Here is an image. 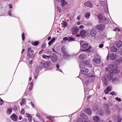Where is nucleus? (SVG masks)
Segmentation results:
<instances>
[{
  "label": "nucleus",
  "instance_id": "obj_52",
  "mask_svg": "<svg viewBox=\"0 0 122 122\" xmlns=\"http://www.w3.org/2000/svg\"><path fill=\"white\" fill-rule=\"evenodd\" d=\"M110 94H111L112 95H116L117 94V93L116 92H113L110 93Z\"/></svg>",
  "mask_w": 122,
  "mask_h": 122
},
{
  "label": "nucleus",
  "instance_id": "obj_53",
  "mask_svg": "<svg viewBox=\"0 0 122 122\" xmlns=\"http://www.w3.org/2000/svg\"><path fill=\"white\" fill-rule=\"evenodd\" d=\"M117 118L118 119L117 122H121L122 120V119L121 118H119V117H117Z\"/></svg>",
  "mask_w": 122,
  "mask_h": 122
},
{
  "label": "nucleus",
  "instance_id": "obj_1",
  "mask_svg": "<svg viewBox=\"0 0 122 122\" xmlns=\"http://www.w3.org/2000/svg\"><path fill=\"white\" fill-rule=\"evenodd\" d=\"M117 66L116 64H111L108 66V68L109 69L110 73L108 74L107 77L109 80H111L113 77V74L118 73L119 71L117 70Z\"/></svg>",
  "mask_w": 122,
  "mask_h": 122
},
{
  "label": "nucleus",
  "instance_id": "obj_27",
  "mask_svg": "<svg viewBox=\"0 0 122 122\" xmlns=\"http://www.w3.org/2000/svg\"><path fill=\"white\" fill-rule=\"evenodd\" d=\"M25 99L24 98L22 99V100L20 102V104L21 106H23L25 104Z\"/></svg>",
  "mask_w": 122,
  "mask_h": 122
},
{
  "label": "nucleus",
  "instance_id": "obj_63",
  "mask_svg": "<svg viewBox=\"0 0 122 122\" xmlns=\"http://www.w3.org/2000/svg\"><path fill=\"white\" fill-rule=\"evenodd\" d=\"M8 14L10 16H11V11H8Z\"/></svg>",
  "mask_w": 122,
  "mask_h": 122
},
{
  "label": "nucleus",
  "instance_id": "obj_4",
  "mask_svg": "<svg viewBox=\"0 0 122 122\" xmlns=\"http://www.w3.org/2000/svg\"><path fill=\"white\" fill-rule=\"evenodd\" d=\"M88 79L91 82L93 81L95 79L94 74H88Z\"/></svg>",
  "mask_w": 122,
  "mask_h": 122
},
{
  "label": "nucleus",
  "instance_id": "obj_32",
  "mask_svg": "<svg viewBox=\"0 0 122 122\" xmlns=\"http://www.w3.org/2000/svg\"><path fill=\"white\" fill-rule=\"evenodd\" d=\"M85 57V55L83 54L80 55L79 56V59L81 60L84 59Z\"/></svg>",
  "mask_w": 122,
  "mask_h": 122
},
{
  "label": "nucleus",
  "instance_id": "obj_17",
  "mask_svg": "<svg viewBox=\"0 0 122 122\" xmlns=\"http://www.w3.org/2000/svg\"><path fill=\"white\" fill-rule=\"evenodd\" d=\"M51 64V62L49 61H48L45 62L43 66L44 67H47L50 66Z\"/></svg>",
  "mask_w": 122,
  "mask_h": 122
},
{
  "label": "nucleus",
  "instance_id": "obj_28",
  "mask_svg": "<svg viewBox=\"0 0 122 122\" xmlns=\"http://www.w3.org/2000/svg\"><path fill=\"white\" fill-rule=\"evenodd\" d=\"M110 112L108 109H107L105 112V115H109L110 114Z\"/></svg>",
  "mask_w": 122,
  "mask_h": 122
},
{
  "label": "nucleus",
  "instance_id": "obj_48",
  "mask_svg": "<svg viewBox=\"0 0 122 122\" xmlns=\"http://www.w3.org/2000/svg\"><path fill=\"white\" fill-rule=\"evenodd\" d=\"M56 67L57 69H58L57 70L58 71H61V70L60 69H59V64H57L56 65Z\"/></svg>",
  "mask_w": 122,
  "mask_h": 122
},
{
  "label": "nucleus",
  "instance_id": "obj_14",
  "mask_svg": "<svg viewBox=\"0 0 122 122\" xmlns=\"http://www.w3.org/2000/svg\"><path fill=\"white\" fill-rule=\"evenodd\" d=\"M81 46L83 48H86L88 46V44L86 43H81Z\"/></svg>",
  "mask_w": 122,
  "mask_h": 122
},
{
  "label": "nucleus",
  "instance_id": "obj_61",
  "mask_svg": "<svg viewBox=\"0 0 122 122\" xmlns=\"http://www.w3.org/2000/svg\"><path fill=\"white\" fill-rule=\"evenodd\" d=\"M46 45L45 44H43L42 46V48H45Z\"/></svg>",
  "mask_w": 122,
  "mask_h": 122
},
{
  "label": "nucleus",
  "instance_id": "obj_37",
  "mask_svg": "<svg viewBox=\"0 0 122 122\" xmlns=\"http://www.w3.org/2000/svg\"><path fill=\"white\" fill-rule=\"evenodd\" d=\"M91 82V81H90L88 79H87L85 81V84L86 85H87Z\"/></svg>",
  "mask_w": 122,
  "mask_h": 122
},
{
  "label": "nucleus",
  "instance_id": "obj_40",
  "mask_svg": "<svg viewBox=\"0 0 122 122\" xmlns=\"http://www.w3.org/2000/svg\"><path fill=\"white\" fill-rule=\"evenodd\" d=\"M117 61L119 62H122V57H121L118 59L117 60Z\"/></svg>",
  "mask_w": 122,
  "mask_h": 122
},
{
  "label": "nucleus",
  "instance_id": "obj_45",
  "mask_svg": "<svg viewBox=\"0 0 122 122\" xmlns=\"http://www.w3.org/2000/svg\"><path fill=\"white\" fill-rule=\"evenodd\" d=\"M86 25H87L91 26L92 25V24L91 22H89L86 23Z\"/></svg>",
  "mask_w": 122,
  "mask_h": 122
},
{
  "label": "nucleus",
  "instance_id": "obj_62",
  "mask_svg": "<svg viewBox=\"0 0 122 122\" xmlns=\"http://www.w3.org/2000/svg\"><path fill=\"white\" fill-rule=\"evenodd\" d=\"M17 107L16 106H15L14 107V109L15 111H16L17 110Z\"/></svg>",
  "mask_w": 122,
  "mask_h": 122
},
{
  "label": "nucleus",
  "instance_id": "obj_39",
  "mask_svg": "<svg viewBox=\"0 0 122 122\" xmlns=\"http://www.w3.org/2000/svg\"><path fill=\"white\" fill-rule=\"evenodd\" d=\"M42 57L44 59H46L47 58H49L50 56H49L45 55H42Z\"/></svg>",
  "mask_w": 122,
  "mask_h": 122
},
{
  "label": "nucleus",
  "instance_id": "obj_57",
  "mask_svg": "<svg viewBox=\"0 0 122 122\" xmlns=\"http://www.w3.org/2000/svg\"><path fill=\"white\" fill-rule=\"evenodd\" d=\"M84 27V26L83 25H81L79 26V28L80 29H82Z\"/></svg>",
  "mask_w": 122,
  "mask_h": 122
},
{
  "label": "nucleus",
  "instance_id": "obj_36",
  "mask_svg": "<svg viewBox=\"0 0 122 122\" xmlns=\"http://www.w3.org/2000/svg\"><path fill=\"white\" fill-rule=\"evenodd\" d=\"M12 112V109L9 108L7 110V113L8 114H9L11 113Z\"/></svg>",
  "mask_w": 122,
  "mask_h": 122
},
{
  "label": "nucleus",
  "instance_id": "obj_38",
  "mask_svg": "<svg viewBox=\"0 0 122 122\" xmlns=\"http://www.w3.org/2000/svg\"><path fill=\"white\" fill-rule=\"evenodd\" d=\"M100 116L102 115L103 114V112L102 110H100L99 112L98 113H97Z\"/></svg>",
  "mask_w": 122,
  "mask_h": 122
},
{
  "label": "nucleus",
  "instance_id": "obj_25",
  "mask_svg": "<svg viewBox=\"0 0 122 122\" xmlns=\"http://www.w3.org/2000/svg\"><path fill=\"white\" fill-rule=\"evenodd\" d=\"M112 83L116 84L119 82V81L117 78H114L112 80Z\"/></svg>",
  "mask_w": 122,
  "mask_h": 122
},
{
  "label": "nucleus",
  "instance_id": "obj_56",
  "mask_svg": "<svg viewBox=\"0 0 122 122\" xmlns=\"http://www.w3.org/2000/svg\"><path fill=\"white\" fill-rule=\"evenodd\" d=\"M103 44H100L99 46V47L101 48L103 47Z\"/></svg>",
  "mask_w": 122,
  "mask_h": 122
},
{
  "label": "nucleus",
  "instance_id": "obj_59",
  "mask_svg": "<svg viewBox=\"0 0 122 122\" xmlns=\"http://www.w3.org/2000/svg\"><path fill=\"white\" fill-rule=\"evenodd\" d=\"M36 116L38 117L39 119H40L41 117V116L38 114H37L36 115Z\"/></svg>",
  "mask_w": 122,
  "mask_h": 122
},
{
  "label": "nucleus",
  "instance_id": "obj_29",
  "mask_svg": "<svg viewBox=\"0 0 122 122\" xmlns=\"http://www.w3.org/2000/svg\"><path fill=\"white\" fill-rule=\"evenodd\" d=\"M111 106L110 103H108L107 104H105L104 105V107L105 108L108 109L109 107Z\"/></svg>",
  "mask_w": 122,
  "mask_h": 122
},
{
  "label": "nucleus",
  "instance_id": "obj_10",
  "mask_svg": "<svg viewBox=\"0 0 122 122\" xmlns=\"http://www.w3.org/2000/svg\"><path fill=\"white\" fill-rule=\"evenodd\" d=\"M84 5L85 6L90 8L92 7L93 6L92 4L91 1H88L85 3Z\"/></svg>",
  "mask_w": 122,
  "mask_h": 122
},
{
  "label": "nucleus",
  "instance_id": "obj_19",
  "mask_svg": "<svg viewBox=\"0 0 122 122\" xmlns=\"http://www.w3.org/2000/svg\"><path fill=\"white\" fill-rule=\"evenodd\" d=\"M85 112L89 115L91 114L92 113L91 110L89 108L86 109L85 110Z\"/></svg>",
  "mask_w": 122,
  "mask_h": 122
},
{
  "label": "nucleus",
  "instance_id": "obj_33",
  "mask_svg": "<svg viewBox=\"0 0 122 122\" xmlns=\"http://www.w3.org/2000/svg\"><path fill=\"white\" fill-rule=\"evenodd\" d=\"M61 50L62 52L64 53V54L66 53V48L65 46L62 47L61 48Z\"/></svg>",
  "mask_w": 122,
  "mask_h": 122
},
{
  "label": "nucleus",
  "instance_id": "obj_46",
  "mask_svg": "<svg viewBox=\"0 0 122 122\" xmlns=\"http://www.w3.org/2000/svg\"><path fill=\"white\" fill-rule=\"evenodd\" d=\"M22 39L23 41H24L25 40V35L24 33H23L22 34Z\"/></svg>",
  "mask_w": 122,
  "mask_h": 122
},
{
  "label": "nucleus",
  "instance_id": "obj_12",
  "mask_svg": "<svg viewBox=\"0 0 122 122\" xmlns=\"http://www.w3.org/2000/svg\"><path fill=\"white\" fill-rule=\"evenodd\" d=\"M10 117L11 119L14 121H16L18 119L17 116L15 114H13L11 115Z\"/></svg>",
  "mask_w": 122,
  "mask_h": 122
},
{
  "label": "nucleus",
  "instance_id": "obj_20",
  "mask_svg": "<svg viewBox=\"0 0 122 122\" xmlns=\"http://www.w3.org/2000/svg\"><path fill=\"white\" fill-rule=\"evenodd\" d=\"M26 116L28 118V120L29 121H31L32 119V117L30 115L29 113L26 114Z\"/></svg>",
  "mask_w": 122,
  "mask_h": 122
},
{
  "label": "nucleus",
  "instance_id": "obj_6",
  "mask_svg": "<svg viewBox=\"0 0 122 122\" xmlns=\"http://www.w3.org/2000/svg\"><path fill=\"white\" fill-rule=\"evenodd\" d=\"M105 26L104 25L102 24H100L96 25V28L98 30H102L104 29Z\"/></svg>",
  "mask_w": 122,
  "mask_h": 122
},
{
  "label": "nucleus",
  "instance_id": "obj_44",
  "mask_svg": "<svg viewBox=\"0 0 122 122\" xmlns=\"http://www.w3.org/2000/svg\"><path fill=\"white\" fill-rule=\"evenodd\" d=\"M25 111L24 109H22L21 111V114L24 115L25 113Z\"/></svg>",
  "mask_w": 122,
  "mask_h": 122
},
{
  "label": "nucleus",
  "instance_id": "obj_31",
  "mask_svg": "<svg viewBox=\"0 0 122 122\" xmlns=\"http://www.w3.org/2000/svg\"><path fill=\"white\" fill-rule=\"evenodd\" d=\"M90 14L89 12H87L85 15V16L87 19H88L90 17Z\"/></svg>",
  "mask_w": 122,
  "mask_h": 122
},
{
  "label": "nucleus",
  "instance_id": "obj_22",
  "mask_svg": "<svg viewBox=\"0 0 122 122\" xmlns=\"http://www.w3.org/2000/svg\"><path fill=\"white\" fill-rule=\"evenodd\" d=\"M93 120L95 122H97L99 121L100 118L99 117L97 116H95L93 118Z\"/></svg>",
  "mask_w": 122,
  "mask_h": 122
},
{
  "label": "nucleus",
  "instance_id": "obj_42",
  "mask_svg": "<svg viewBox=\"0 0 122 122\" xmlns=\"http://www.w3.org/2000/svg\"><path fill=\"white\" fill-rule=\"evenodd\" d=\"M69 40H68V41H75V39L73 37H69Z\"/></svg>",
  "mask_w": 122,
  "mask_h": 122
},
{
  "label": "nucleus",
  "instance_id": "obj_51",
  "mask_svg": "<svg viewBox=\"0 0 122 122\" xmlns=\"http://www.w3.org/2000/svg\"><path fill=\"white\" fill-rule=\"evenodd\" d=\"M46 118L47 119L51 120L52 118V117L51 116H46Z\"/></svg>",
  "mask_w": 122,
  "mask_h": 122
},
{
  "label": "nucleus",
  "instance_id": "obj_41",
  "mask_svg": "<svg viewBox=\"0 0 122 122\" xmlns=\"http://www.w3.org/2000/svg\"><path fill=\"white\" fill-rule=\"evenodd\" d=\"M62 25L64 27H66L67 26V23L66 22H63L62 23Z\"/></svg>",
  "mask_w": 122,
  "mask_h": 122
},
{
  "label": "nucleus",
  "instance_id": "obj_60",
  "mask_svg": "<svg viewBox=\"0 0 122 122\" xmlns=\"http://www.w3.org/2000/svg\"><path fill=\"white\" fill-rule=\"evenodd\" d=\"M42 68V67L41 66H39L37 67V68L38 69H41Z\"/></svg>",
  "mask_w": 122,
  "mask_h": 122
},
{
  "label": "nucleus",
  "instance_id": "obj_43",
  "mask_svg": "<svg viewBox=\"0 0 122 122\" xmlns=\"http://www.w3.org/2000/svg\"><path fill=\"white\" fill-rule=\"evenodd\" d=\"M31 50V47H29V48L28 49V56H30V51Z\"/></svg>",
  "mask_w": 122,
  "mask_h": 122
},
{
  "label": "nucleus",
  "instance_id": "obj_24",
  "mask_svg": "<svg viewBox=\"0 0 122 122\" xmlns=\"http://www.w3.org/2000/svg\"><path fill=\"white\" fill-rule=\"evenodd\" d=\"M111 50L112 52H114L117 50V49L116 47L112 46L111 48Z\"/></svg>",
  "mask_w": 122,
  "mask_h": 122
},
{
  "label": "nucleus",
  "instance_id": "obj_5",
  "mask_svg": "<svg viewBox=\"0 0 122 122\" xmlns=\"http://www.w3.org/2000/svg\"><path fill=\"white\" fill-rule=\"evenodd\" d=\"M98 18L100 20V21L103 22H105L107 20L105 17L101 14L99 15Z\"/></svg>",
  "mask_w": 122,
  "mask_h": 122
},
{
  "label": "nucleus",
  "instance_id": "obj_9",
  "mask_svg": "<svg viewBox=\"0 0 122 122\" xmlns=\"http://www.w3.org/2000/svg\"><path fill=\"white\" fill-rule=\"evenodd\" d=\"M117 57V55L114 53L111 54L110 55V58L112 60H114Z\"/></svg>",
  "mask_w": 122,
  "mask_h": 122
},
{
  "label": "nucleus",
  "instance_id": "obj_54",
  "mask_svg": "<svg viewBox=\"0 0 122 122\" xmlns=\"http://www.w3.org/2000/svg\"><path fill=\"white\" fill-rule=\"evenodd\" d=\"M118 51L120 54L122 56V50L119 49H118Z\"/></svg>",
  "mask_w": 122,
  "mask_h": 122
},
{
  "label": "nucleus",
  "instance_id": "obj_58",
  "mask_svg": "<svg viewBox=\"0 0 122 122\" xmlns=\"http://www.w3.org/2000/svg\"><path fill=\"white\" fill-rule=\"evenodd\" d=\"M64 41H67L68 40V38L67 37H65L63 38Z\"/></svg>",
  "mask_w": 122,
  "mask_h": 122
},
{
  "label": "nucleus",
  "instance_id": "obj_30",
  "mask_svg": "<svg viewBox=\"0 0 122 122\" xmlns=\"http://www.w3.org/2000/svg\"><path fill=\"white\" fill-rule=\"evenodd\" d=\"M55 38H52L51 41H50L48 43V44L49 46H50L51 44H52L53 42L55 41Z\"/></svg>",
  "mask_w": 122,
  "mask_h": 122
},
{
  "label": "nucleus",
  "instance_id": "obj_7",
  "mask_svg": "<svg viewBox=\"0 0 122 122\" xmlns=\"http://www.w3.org/2000/svg\"><path fill=\"white\" fill-rule=\"evenodd\" d=\"M96 31L94 28H92L91 29L90 31V34L92 36H95L96 35Z\"/></svg>",
  "mask_w": 122,
  "mask_h": 122
},
{
  "label": "nucleus",
  "instance_id": "obj_21",
  "mask_svg": "<svg viewBox=\"0 0 122 122\" xmlns=\"http://www.w3.org/2000/svg\"><path fill=\"white\" fill-rule=\"evenodd\" d=\"M122 45V42L120 40H119L116 43V46L117 47H121Z\"/></svg>",
  "mask_w": 122,
  "mask_h": 122
},
{
  "label": "nucleus",
  "instance_id": "obj_16",
  "mask_svg": "<svg viewBox=\"0 0 122 122\" xmlns=\"http://www.w3.org/2000/svg\"><path fill=\"white\" fill-rule=\"evenodd\" d=\"M63 58L67 60L70 57V56L67 53H66L63 54Z\"/></svg>",
  "mask_w": 122,
  "mask_h": 122
},
{
  "label": "nucleus",
  "instance_id": "obj_15",
  "mask_svg": "<svg viewBox=\"0 0 122 122\" xmlns=\"http://www.w3.org/2000/svg\"><path fill=\"white\" fill-rule=\"evenodd\" d=\"M111 87H108L104 91L105 94H108L109 92L111 91Z\"/></svg>",
  "mask_w": 122,
  "mask_h": 122
},
{
  "label": "nucleus",
  "instance_id": "obj_2",
  "mask_svg": "<svg viewBox=\"0 0 122 122\" xmlns=\"http://www.w3.org/2000/svg\"><path fill=\"white\" fill-rule=\"evenodd\" d=\"M100 4L102 6H104V10L106 13L107 17H110L109 13L108 11L106 2L105 1H102L100 2Z\"/></svg>",
  "mask_w": 122,
  "mask_h": 122
},
{
  "label": "nucleus",
  "instance_id": "obj_50",
  "mask_svg": "<svg viewBox=\"0 0 122 122\" xmlns=\"http://www.w3.org/2000/svg\"><path fill=\"white\" fill-rule=\"evenodd\" d=\"M115 99L118 102H120L121 101V99L118 97H116L115 98Z\"/></svg>",
  "mask_w": 122,
  "mask_h": 122
},
{
  "label": "nucleus",
  "instance_id": "obj_47",
  "mask_svg": "<svg viewBox=\"0 0 122 122\" xmlns=\"http://www.w3.org/2000/svg\"><path fill=\"white\" fill-rule=\"evenodd\" d=\"M4 103V102L3 100L0 97V105H2Z\"/></svg>",
  "mask_w": 122,
  "mask_h": 122
},
{
  "label": "nucleus",
  "instance_id": "obj_11",
  "mask_svg": "<svg viewBox=\"0 0 122 122\" xmlns=\"http://www.w3.org/2000/svg\"><path fill=\"white\" fill-rule=\"evenodd\" d=\"M86 33V32L85 31L83 30L80 32V36H81V37L84 38L85 36Z\"/></svg>",
  "mask_w": 122,
  "mask_h": 122
},
{
  "label": "nucleus",
  "instance_id": "obj_35",
  "mask_svg": "<svg viewBox=\"0 0 122 122\" xmlns=\"http://www.w3.org/2000/svg\"><path fill=\"white\" fill-rule=\"evenodd\" d=\"M33 81H32L30 83V86L29 88V90L30 91L31 90L33 87Z\"/></svg>",
  "mask_w": 122,
  "mask_h": 122
},
{
  "label": "nucleus",
  "instance_id": "obj_13",
  "mask_svg": "<svg viewBox=\"0 0 122 122\" xmlns=\"http://www.w3.org/2000/svg\"><path fill=\"white\" fill-rule=\"evenodd\" d=\"M88 69L86 68H83L81 70V72L82 74H86L88 72Z\"/></svg>",
  "mask_w": 122,
  "mask_h": 122
},
{
  "label": "nucleus",
  "instance_id": "obj_3",
  "mask_svg": "<svg viewBox=\"0 0 122 122\" xmlns=\"http://www.w3.org/2000/svg\"><path fill=\"white\" fill-rule=\"evenodd\" d=\"M80 68H81V66H87L89 67H91L92 66V65L89 63V61H84L81 62L80 64Z\"/></svg>",
  "mask_w": 122,
  "mask_h": 122
},
{
  "label": "nucleus",
  "instance_id": "obj_26",
  "mask_svg": "<svg viewBox=\"0 0 122 122\" xmlns=\"http://www.w3.org/2000/svg\"><path fill=\"white\" fill-rule=\"evenodd\" d=\"M78 29L77 28H72L71 30L75 34H76L78 32Z\"/></svg>",
  "mask_w": 122,
  "mask_h": 122
},
{
  "label": "nucleus",
  "instance_id": "obj_55",
  "mask_svg": "<svg viewBox=\"0 0 122 122\" xmlns=\"http://www.w3.org/2000/svg\"><path fill=\"white\" fill-rule=\"evenodd\" d=\"M114 31H120V30L119 29V28L117 27L116 28H115L113 30Z\"/></svg>",
  "mask_w": 122,
  "mask_h": 122
},
{
  "label": "nucleus",
  "instance_id": "obj_34",
  "mask_svg": "<svg viewBox=\"0 0 122 122\" xmlns=\"http://www.w3.org/2000/svg\"><path fill=\"white\" fill-rule=\"evenodd\" d=\"M103 82V85L104 86L106 87L107 86V84L108 82L106 79H105L102 81Z\"/></svg>",
  "mask_w": 122,
  "mask_h": 122
},
{
  "label": "nucleus",
  "instance_id": "obj_23",
  "mask_svg": "<svg viewBox=\"0 0 122 122\" xmlns=\"http://www.w3.org/2000/svg\"><path fill=\"white\" fill-rule=\"evenodd\" d=\"M61 2V5L62 6H64L67 5V2L65 1V0H62Z\"/></svg>",
  "mask_w": 122,
  "mask_h": 122
},
{
  "label": "nucleus",
  "instance_id": "obj_18",
  "mask_svg": "<svg viewBox=\"0 0 122 122\" xmlns=\"http://www.w3.org/2000/svg\"><path fill=\"white\" fill-rule=\"evenodd\" d=\"M93 61L96 63H99L101 62V60L99 58H96L93 60Z\"/></svg>",
  "mask_w": 122,
  "mask_h": 122
},
{
  "label": "nucleus",
  "instance_id": "obj_8",
  "mask_svg": "<svg viewBox=\"0 0 122 122\" xmlns=\"http://www.w3.org/2000/svg\"><path fill=\"white\" fill-rule=\"evenodd\" d=\"M58 58L57 56L55 54H53L51 58L52 61L53 62H55L57 60Z\"/></svg>",
  "mask_w": 122,
  "mask_h": 122
},
{
  "label": "nucleus",
  "instance_id": "obj_64",
  "mask_svg": "<svg viewBox=\"0 0 122 122\" xmlns=\"http://www.w3.org/2000/svg\"><path fill=\"white\" fill-rule=\"evenodd\" d=\"M40 119V121L41 122H44V120H43V119L41 117V118Z\"/></svg>",
  "mask_w": 122,
  "mask_h": 122
},
{
  "label": "nucleus",
  "instance_id": "obj_49",
  "mask_svg": "<svg viewBox=\"0 0 122 122\" xmlns=\"http://www.w3.org/2000/svg\"><path fill=\"white\" fill-rule=\"evenodd\" d=\"M39 43V42L37 41H36L33 43V45L35 46H36Z\"/></svg>",
  "mask_w": 122,
  "mask_h": 122
}]
</instances>
